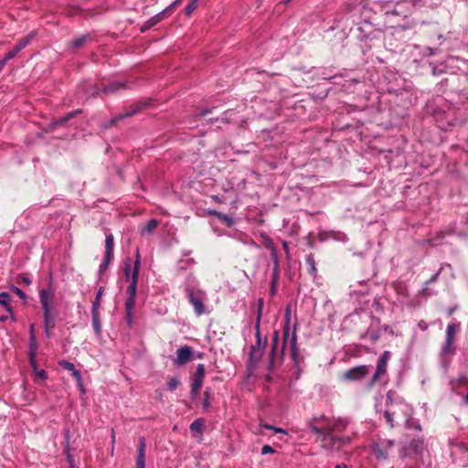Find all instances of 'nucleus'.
<instances>
[{
  "label": "nucleus",
  "instance_id": "f257e3e1",
  "mask_svg": "<svg viewBox=\"0 0 468 468\" xmlns=\"http://www.w3.org/2000/svg\"><path fill=\"white\" fill-rule=\"evenodd\" d=\"M349 420L345 418H329L325 415L314 417L307 426L317 436L321 446L326 451H338L351 441L349 435H338L346 431Z\"/></svg>",
  "mask_w": 468,
  "mask_h": 468
},
{
  "label": "nucleus",
  "instance_id": "f03ea898",
  "mask_svg": "<svg viewBox=\"0 0 468 468\" xmlns=\"http://www.w3.org/2000/svg\"><path fill=\"white\" fill-rule=\"evenodd\" d=\"M141 266V256L139 250L136 251V258L133 264V260L127 258L123 265V274L127 282H130L127 288L128 297L125 302L126 316L129 324L132 323V313L135 305L137 292V282Z\"/></svg>",
  "mask_w": 468,
  "mask_h": 468
},
{
  "label": "nucleus",
  "instance_id": "7ed1b4c3",
  "mask_svg": "<svg viewBox=\"0 0 468 468\" xmlns=\"http://www.w3.org/2000/svg\"><path fill=\"white\" fill-rule=\"evenodd\" d=\"M387 410L384 412V417L390 427L394 426V418L399 412H403L405 416V421L409 423V416L411 414L410 408L405 404L399 397L396 396V392L389 390L387 393Z\"/></svg>",
  "mask_w": 468,
  "mask_h": 468
},
{
  "label": "nucleus",
  "instance_id": "20e7f679",
  "mask_svg": "<svg viewBox=\"0 0 468 468\" xmlns=\"http://www.w3.org/2000/svg\"><path fill=\"white\" fill-rule=\"evenodd\" d=\"M39 303L43 311V318L47 321V324L55 323V288L51 277L49 278L48 287L39 290Z\"/></svg>",
  "mask_w": 468,
  "mask_h": 468
},
{
  "label": "nucleus",
  "instance_id": "39448f33",
  "mask_svg": "<svg viewBox=\"0 0 468 468\" xmlns=\"http://www.w3.org/2000/svg\"><path fill=\"white\" fill-rule=\"evenodd\" d=\"M297 324H293L292 332L291 334V325H283L282 332V352L283 353L286 346H288L291 352V356L294 363H297L298 349H297V335H296Z\"/></svg>",
  "mask_w": 468,
  "mask_h": 468
},
{
  "label": "nucleus",
  "instance_id": "423d86ee",
  "mask_svg": "<svg viewBox=\"0 0 468 468\" xmlns=\"http://www.w3.org/2000/svg\"><path fill=\"white\" fill-rule=\"evenodd\" d=\"M186 292L188 301L194 308L195 314L198 316L206 314L207 309L204 304L207 300L206 292L193 288H186Z\"/></svg>",
  "mask_w": 468,
  "mask_h": 468
},
{
  "label": "nucleus",
  "instance_id": "0eeeda50",
  "mask_svg": "<svg viewBox=\"0 0 468 468\" xmlns=\"http://www.w3.org/2000/svg\"><path fill=\"white\" fill-rule=\"evenodd\" d=\"M393 446V441L381 440L373 444L372 452L378 461H385L388 458Z\"/></svg>",
  "mask_w": 468,
  "mask_h": 468
},
{
  "label": "nucleus",
  "instance_id": "6e6552de",
  "mask_svg": "<svg viewBox=\"0 0 468 468\" xmlns=\"http://www.w3.org/2000/svg\"><path fill=\"white\" fill-rule=\"evenodd\" d=\"M393 288L401 304L406 306H414L418 304L417 301L410 297L408 286L404 282L397 281L393 282Z\"/></svg>",
  "mask_w": 468,
  "mask_h": 468
},
{
  "label": "nucleus",
  "instance_id": "1a4fd4ad",
  "mask_svg": "<svg viewBox=\"0 0 468 468\" xmlns=\"http://www.w3.org/2000/svg\"><path fill=\"white\" fill-rule=\"evenodd\" d=\"M389 356L390 353L388 351H384L380 357L378 358L376 371L369 382V387H372L375 383L378 382L386 374Z\"/></svg>",
  "mask_w": 468,
  "mask_h": 468
},
{
  "label": "nucleus",
  "instance_id": "9d476101",
  "mask_svg": "<svg viewBox=\"0 0 468 468\" xmlns=\"http://www.w3.org/2000/svg\"><path fill=\"white\" fill-rule=\"evenodd\" d=\"M370 367L361 365L354 367L343 373V378L348 381H359L369 373Z\"/></svg>",
  "mask_w": 468,
  "mask_h": 468
},
{
  "label": "nucleus",
  "instance_id": "9b49d317",
  "mask_svg": "<svg viewBox=\"0 0 468 468\" xmlns=\"http://www.w3.org/2000/svg\"><path fill=\"white\" fill-rule=\"evenodd\" d=\"M267 337L261 339L260 328L256 331V344L250 347V359H258L261 356L263 349L266 346Z\"/></svg>",
  "mask_w": 468,
  "mask_h": 468
},
{
  "label": "nucleus",
  "instance_id": "f8f14e48",
  "mask_svg": "<svg viewBox=\"0 0 468 468\" xmlns=\"http://www.w3.org/2000/svg\"><path fill=\"white\" fill-rule=\"evenodd\" d=\"M192 349L188 346H184L177 349L176 351V358L175 359V364L177 366H183L189 362L192 358Z\"/></svg>",
  "mask_w": 468,
  "mask_h": 468
},
{
  "label": "nucleus",
  "instance_id": "ddd939ff",
  "mask_svg": "<svg viewBox=\"0 0 468 468\" xmlns=\"http://www.w3.org/2000/svg\"><path fill=\"white\" fill-rule=\"evenodd\" d=\"M145 449L146 441L144 437H140L138 443V455L136 458V468H145Z\"/></svg>",
  "mask_w": 468,
  "mask_h": 468
},
{
  "label": "nucleus",
  "instance_id": "4468645a",
  "mask_svg": "<svg viewBox=\"0 0 468 468\" xmlns=\"http://www.w3.org/2000/svg\"><path fill=\"white\" fill-rule=\"evenodd\" d=\"M205 378V366L203 364H198L197 367V371L192 378L191 386L195 387V388H201L203 385V380Z\"/></svg>",
  "mask_w": 468,
  "mask_h": 468
},
{
  "label": "nucleus",
  "instance_id": "2eb2a0df",
  "mask_svg": "<svg viewBox=\"0 0 468 468\" xmlns=\"http://www.w3.org/2000/svg\"><path fill=\"white\" fill-rule=\"evenodd\" d=\"M167 8L164 9L163 11L159 12L155 16L150 17L142 27H141V32H145L156 24H158L164 17L165 14L166 13Z\"/></svg>",
  "mask_w": 468,
  "mask_h": 468
},
{
  "label": "nucleus",
  "instance_id": "dca6fc26",
  "mask_svg": "<svg viewBox=\"0 0 468 468\" xmlns=\"http://www.w3.org/2000/svg\"><path fill=\"white\" fill-rule=\"evenodd\" d=\"M11 296L6 292H0V305L4 307V309L8 313L10 317H12L15 320V314L13 307L10 303Z\"/></svg>",
  "mask_w": 468,
  "mask_h": 468
},
{
  "label": "nucleus",
  "instance_id": "f3484780",
  "mask_svg": "<svg viewBox=\"0 0 468 468\" xmlns=\"http://www.w3.org/2000/svg\"><path fill=\"white\" fill-rule=\"evenodd\" d=\"M453 341L445 339L441 350V356L443 362H446L454 354Z\"/></svg>",
  "mask_w": 468,
  "mask_h": 468
},
{
  "label": "nucleus",
  "instance_id": "a211bd4d",
  "mask_svg": "<svg viewBox=\"0 0 468 468\" xmlns=\"http://www.w3.org/2000/svg\"><path fill=\"white\" fill-rule=\"evenodd\" d=\"M205 430V420L202 418L196 419L190 424V431L193 436L202 435Z\"/></svg>",
  "mask_w": 468,
  "mask_h": 468
},
{
  "label": "nucleus",
  "instance_id": "6ab92c4d",
  "mask_svg": "<svg viewBox=\"0 0 468 468\" xmlns=\"http://www.w3.org/2000/svg\"><path fill=\"white\" fill-rule=\"evenodd\" d=\"M113 248H114V239L112 233L106 235L105 239V251L104 256L106 258H113Z\"/></svg>",
  "mask_w": 468,
  "mask_h": 468
},
{
  "label": "nucleus",
  "instance_id": "aec40b11",
  "mask_svg": "<svg viewBox=\"0 0 468 468\" xmlns=\"http://www.w3.org/2000/svg\"><path fill=\"white\" fill-rule=\"evenodd\" d=\"M80 112H81V110L70 112L67 113L65 116L54 121L51 125L53 127L61 126V125L65 124L68 121H69L70 119L75 117L76 115L80 114Z\"/></svg>",
  "mask_w": 468,
  "mask_h": 468
},
{
  "label": "nucleus",
  "instance_id": "412c9836",
  "mask_svg": "<svg viewBox=\"0 0 468 468\" xmlns=\"http://www.w3.org/2000/svg\"><path fill=\"white\" fill-rule=\"evenodd\" d=\"M209 214L217 217L220 221L224 222L228 227H231L234 224V219L226 214L218 212L216 210L209 211Z\"/></svg>",
  "mask_w": 468,
  "mask_h": 468
},
{
  "label": "nucleus",
  "instance_id": "4be33fe9",
  "mask_svg": "<svg viewBox=\"0 0 468 468\" xmlns=\"http://www.w3.org/2000/svg\"><path fill=\"white\" fill-rule=\"evenodd\" d=\"M125 87V84L121 81H113L109 83L103 88L105 93H112Z\"/></svg>",
  "mask_w": 468,
  "mask_h": 468
},
{
  "label": "nucleus",
  "instance_id": "5701e85b",
  "mask_svg": "<svg viewBox=\"0 0 468 468\" xmlns=\"http://www.w3.org/2000/svg\"><path fill=\"white\" fill-rule=\"evenodd\" d=\"M92 327L95 334L99 336L101 334V324L100 321L99 312H91Z\"/></svg>",
  "mask_w": 468,
  "mask_h": 468
},
{
  "label": "nucleus",
  "instance_id": "b1692460",
  "mask_svg": "<svg viewBox=\"0 0 468 468\" xmlns=\"http://www.w3.org/2000/svg\"><path fill=\"white\" fill-rule=\"evenodd\" d=\"M37 342L34 334V324L30 325L29 354H37Z\"/></svg>",
  "mask_w": 468,
  "mask_h": 468
},
{
  "label": "nucleus",
  "instance_id": "393cba45",
  "mask_svg": "<svg viewBox=\"0 0 468 468\" xmlns=\"http://www.w3.org/2000/svg\"><path fill=\"white\" fill-rule=\"evenodd\" d=\"M262 311H263V300L261 298L257 302V317H256V322H255V331H258V329L261 326Z\"/></svg>",
  "mask_w": 468,
  "mask_h": 468
},
{
  "label": "nucleus",
  "instance_id": "a878e982",
  "mask_svg": "<svg viewBox=\"0 0 468 468\" xmlns=\"http://www.w3.org/2000/svg\"><path fill=\"white\" fill-rule=\"evenodd\" d=\"M35 36H36V32L32 31L27 36H26L25 37L21 38L19 40V42L16 44V46L19 47V48L22 50L24 48H26L32 41V39L35 37Z\"/></svg>",
  "mask_w": 468,
  "mask_h": 468
},
{
  "label": "nucleus",
  "instance_id": "bb28decb",
  "mask_svg": "<svg viewBox=\"0 0 468 468\" xmlns=\"http://www.w3.org/2000/svg\"><path fill=\"white\" fill-rule=\"evenodd\" d=\"M102 293H103V288L101 287L97 293H96V298L95 300L93 301L92 303V306H91V312H99V308H100V305H101V298L102 296Z\"/></svg>",
  "mask_w": 468,
  "mask_h": 468
},
{
  "label": "nucleus",
  "instance_id": "cd10ccee",
  "mask_svg": "<svg viewBox=\"0 0 468 468\" xmlns=\"http://www.w3.org/2000/svg\"><path fill=\"white\" fill-rule=\"evenodd\" d=\"M430 282H426L422 289L419 292V296H421L423 298H428L433 294H435V292L429 287Z\"/></svg>",
  "mask_w": 468,
  "mask_h": 468
},
{
  "label": "nucleus",
  "instance_id": "c85d7f7f",
  "mask_svg": "<svg viewBox=\"0 0 468 468\" xmlns=\"http://www.w3.org/2000/svg\"><path fill=\"white\" fill-rule=\"evenodd\" d=\"M158 226V221L156 219H150L143 229V232L150 234L152 233Z\"/></svg>",
  "mask_w": 468,
  "mask_h": 468
},
{
  "label": "nucleus",
  "instance_id": "c756f323",
  "mask_svg": "<svg viewBox=\"0 0 468 468\" xmlns=\"http://www.w3.org/2000/svg\"><path fill=\"white\" fill-rule=\"evenodd\" d=\"M410 448L415 452V453H420L421 452L422 449H423V442L422 441L417 439V440H412V441L410 442Z\"/></svg>",
  "mask_w": 468,
  "mask_h": 468
},
{
  "label": "nucleus",
  "instance_id": "7c9ffc66",
  "mask_svg": "<svg viewBox=\"0 0 468 468\" xmlns=\"http://www.w3.org/2000/svg\"><path fill=\"white\" fill-rule=\"evenodd\" d=\"M279 275H280V264L273 265L272 277H271V288H272L273 291H274L275 286H276V284L278 282Z\"/></svg>",
  "mask_w": 468,
  "mask_h": 468
},
{
  "label": "nucleus",
  "instance_id": "2f4dec72",
  "mask_svg": "<svg viewBox=\"0 0 468 468\" xmlns=\"http://www.w3.org/2000/svg\"><path fill=\"white\" fill-rule=\"evenodd\" d=\"M211 392L210 388H207L204 392L203 409L207 411L210 408Z\"/></svg>",
  "mask_w": 468,
  "mask_h": 468
},
{
  "label": "nucleus",
  "instance_id": "473e14b6",
  "mask_svg": "<svg viewBox=\"0 0 468 468\" xmlns=\"http://www.w3.org/2000/svg\"><path fill=\"white\" fill-rule=\"evenodd\" d=\"M306 263L309 268V272L312 275H314L316 272V268H315V261H314V256L312 254H309L308 256H306Z\"/></svg>",
  "mask_w": 468,
  "mask_h": 468
},
{
  "label": "nucleus",
  "instance_id": "72a5a7b5",
  "mask_svg": "<svg viewBox=\"0 0 468 468\" xmlns=\"http://www.w3.org/2000/svg\"><path fill=\"white\" fill-rule=\"evenodd\" d=\"M391 13L393 15H396V16H400L407 17L410 14V10H403L402 7H401V5L398 4L394 7V9H393V11Z\"/></svg>",
  "mask_w": 468,
  "mask_h": 468
},
{
  "label": "nucleus",
  "instance_id": "f704fd0d",
  "mask_svg": "<svg viewBox=\"0 0 468 468\" xmlns=\"http://www.w3.org/2000/svg\"><path fill=\"white\" fill-rule=\"evenodd\" d=\"M261 237L263 239V245L266 249H268L270 251L277 249L272 239L269 236L262 235Z\"/></svg>",
  "mask_w": 468,
  "mask_h": 468
},
{
  "label": "nucleus",
  "instance_id": "c9c22d12",
  "mask_svg": "<svg viewBox=\"0 0 468 468\" xmlns=\"http://www.w3.org/2000/svg\"><path fill=\"white\" fill-rule=\"evenodd\" d=\"M20 51L21 49L19 47L16 45L10 51L5 54L4 57L5 60L7 62L8 60L14 58Z\"/></svg>",
  "mask_w": 468,
  "mask_h": 468
},
{
  "label": "nucleus",
  "instance_id": "e433bc0d",
  "mask_svg": "<svg viewBox=\"0 0 468 468\" xmlns=\"http://www.w3.org/2000/svg\"><path fill=\"white\" fill-rule=\"evenodd\" d=\"M279 345V332L274 331L271 343V356H274Z\"/></svg>",
  "mask_w": 468,
  "mask_h": 468
},
{
  "label": "nucleus",
  "instance_id": "4c0bfd02",
  "mask_svg": "<svg viewBox=\"0 0 468 468\" xmlns=\"http://www.w3.org/2000/svg\"><path fill=\"white\" fill-rule=\"evenodd\" d=\"M88 38H89V35H83V36L76 38L72 42V47L75 48H80L87 41Z\"/></svg>",
  "mask_w": 468,
  "mask_h": 468
},
{
  "label": "nucleus",
  "instance_id": "58836bf2",
  "mask_svg": "<svg viewBox=\"0 0 468 468\" xmlns=\"http://www.w3.org/2000/svg\"><path fill=\"white\" fill-rule=\"evenodd\" d=\"M194 263L193 259H182L177 262V267L180 270H186L188 266Z\"/></svg>",
  "mask_w": 468,
  "mask_h": 468
},
{
  "label": "nucleus",
  "instance_id": "ea45409f",
  "mask_svg": "<svg viewBox=\"0 0 468 468\" xmlns=\"http://www.w3.org/2000/svg\"><path fill=\"white\" fill-rule=\"evenodd\" d=\"M11 292H13L15 294H16L21 300L26 302L27 300V294L18 287L12 285L10 287Z\"/></svg>",
  "mask_w": 468,
  "mask_h": 468
},
{
  "label": "nucleus",
  "instance_id": "a19ab883",
  "mask_svg": "<svg viewBox=\"0 0 468 468\" xmlns=\"http://www.w3.org/2000/svg\"><path fill=\"white\" fill-rule=\"evenodd\" d=\"M58 365H59L62 368H64V369H66V370H69V371H71V372H73V371L76 369V367H75V366L73 365V363H71V362H69V361H67V360H60V361L58 362Z\"/></svg>",
  "mask_w": 468,
  "mask_h": 468
},
{
  "label": "nucleus",
  "instance_id": "79ce46f5",
  "mask_svg": "<svg viewBox=\"0 0 468 468\" xmlns=\"http://www.w3.org/2000/svg\"><path fill=\"white\" fill-rule=\"evenodd\" d=\"M292 322V307L287 305L284 314V325H291Z\"/></svg>",
  "mask_w": 468,
  "mask_h": 468
},
{
  "label": "nucleus",
  "instance_id": "37998d69",
  "mask_svg": "<svg viewBox=\"0 0 468 468\" xmlns=\"http://www.w3.org/2000/svg\"><path fill=\"white\" fill-rule=\"evenodd\" d=\"M198 0H191L190 3L186 6V15L190 16L197 8V3Z\"/></svg>",
  "mask_w": 468,
  "mask_h": 468
},
{
  "label": "nucleus",
  "instance_id": "c03bdc74",
  "mask_svg": "<svg viewBox=\"0 0 468 468\" xmlns=\"http://www.w3.org/2000/svg\"><path fill=\"white\" fill-rule=\"evenodd\" d=\"M455 333V325L453 324H450L446 329V339L452 340Z\"/></svg>",
  "mask_w": 468,
  "mask_h": 468
},
{
  "label": "nucleus",
  "instance_id": "a18cd8bd",
  "mask_svg": "<svg viewBox=\"0 0 468 468\" xmlns=\"http://www.w3.org/2000/svg\"><path fill=\"white\" fill-rule=\"evenodd\" d=\"M179 383L176 378H171L167 382V388L170 391H174L179 386Z\"/></svg>",
  "mask_w": 468,
  "mask_h": 468
},
{
  "label": "nucleus",
  "instance_id": "49530a36",
  "mask_svg": "<svg viewBox=\"0 0 468 468\" xmlns=\"http://www.w3.org/2000/svg\"><path fill=\"white\" fill-rule=\"evenodd\" d=\"M112 259L113 258H106V256H104L103 261L99 267L100 273H101L107 270V268H108L110 262L112 261Z\"/></svg>",
  "mask_w": 468,
  "mask_h": 468
},
{
  "label": "nucleus",
  "instance_id": "de8ad7c7",
  "mask_svg": "<svg viewBox=\"0 0 468 468\" xmlns=\"http://www.w3.org/2000/svg\"><path fill=\"white\" fill-rule=\"evenodd\" d=\"M271 252V258L273 262V265L280 264L279 255H278V250H272Z\"/></svg>",
  "mask_w": 468,
  "mask_h": 468
},
{
  "label": "nucleus",
  "instance_id": "09e8293b",
  "mask_svg": "<svg viewBox=\"0 0 468 468\" xmlns=\"http://www.w3.org/2000/svg\"><path fill=\"white\" fill-rule=\"evenodd\" d=\"M29 363H30V366H31L33 371H37V369H38L37 359H36V354H29Z\"/></svg>",
  "mask_w": 468,
  "mask_h": 468
},
{
  "label": "nucleus",
  "instance_id": "8fccbe9b",
  "mask_svg": "<svg viewBox=\"0 0 468 468\" xmlns=\"http://www.w3.org/2000/svg\"><path fill=\"white\" fill-rule=\"evenodd\" d=\"M333 239H336V240H339V241H342V242H346L347 240V238H346V234L341 233V232L334 233L333 234Z\"/></svg>",
  "mask_w": 468,
  "mask_h": 468
},
{
  "label": "nucleus",
  "instance_id": "3c124183",
  "mask_svg": "<svg viewBox=\"0 0 468 468\" xmlns=\"http://www.w3.org/2000/svg\"><path fill=\"white\" fill-rule=\"evenodd\" d=\"M55 325V323H52V324H47V321L44 320V326H45V334H46V336L47 337H50L51 336V333H50V329L53 328Z\"/></svg>",
  "mask_w": 468,
  "mask_h": 468
},
{
  "label": "nucleus",
  "instance_id": "603ef678",
  "mask_svg": "<svg viewBox=\"0 0 468 468\" xmlns=\"http://www.w3.org/2000/svg\"><path fill=\"white\" fill-rule=\"evenodd\" d=\"M34 372L36 374L37 378L47 379L48 378L47 372L44 369H37V371Z\"/></svg>",
  "mask_w": 468,
  "mask_h": 468
},
{
  "label": "nucleus",
  "instance_id": "864d4df0",
  "mask_svg": "<svg viewBox=\"0 0 468 468\" xmlns=\"http://www.w3.org/2000/svg\"><path fill=\"white\" fill-rule=\"evenodd\" d=\"M264 428L268 429V430H272L274 431L276 433H283V434H286V431L282 428H276V427H273L271 425H268V424H265L264 425Z\"/></svg>",
  "mask_w": 468,
  "mask_h": 468
},
{
  "label": "nucleus",
  "instance_id": "5fc2aeb1",
  "mask_svg": "<svg viewBox=\"0 0 468 468\" xmlns=\"http://www.w3.org/2000/svg\"><path fill=\"white\" fill-rule=\"evenodd\" d=\"M273 452H274V449L271 446H270V445H264L261 448V454L262 455L269 454V453H273Z\"/></svg>",
  "mask_w": 468,
  "mask_h": 468
},
{
  "label": "nucleus",
  "instance_id": "6e6d98bb",
  "mask_svg": "<svg viewBox=\"0 0 468 468\" xmlns=\"http://www.w3.org/2000/svg\"><path fill=\"white\" fill-rule=\"evenodd\" d=\"M199 390H200V388H195V387L191 386L190 397H191L192 400H196L197 399V395L199 393Z\"/></svg>",
  "mask_w": 468,
  "mask_h": 468
},
{
  "label": "nucleus",
  "instance_id": "4d7b16f0",
  "mask_svg": "<svg viewBox=\"0 0 468 468\" xmlns=\"http://www.w3.org/2000/svg\"><path fill=\"white\" fill-rule=\"evenodd\" d=\"M72 376H73V377H74V378L76 379L77 383H78V384H80V380L82 379V377H81L80 372L78 369H75V370L72 372Z\"/></svg>",
  "mask_w": 468,
  "mask_h": 468
},
{
  "label": "nucleus",
  "instance_id": "13d9d810",
  "mask_svg": "<svg viewBox=\"0 0 468 468\" xmlns=\"http://www.w3.org/2000/svg\"><path fill=\"white\" fill-rule=\"evenodd\" d=\"M19 283H24L26 285H29L31 284L32 281L29 277H27V276H23L20 281L18 282Z\"/></svg>",
  "mask_w": 468,
  "mask_h": 468
},
{
  "label": "nucleus",
  "instance_id": "bf43d9fd",
  "mask_svg": "<svg viewBox=\"0 0 468 468\" xmlns=\"http://www.w3.org/2000/svg\"><path fill=\"white\" fill-rule=\"evenodd\" d=\"M426 50H427V55L428 56H432V55L437 53V48H432L431 47H427Z\"/></svg>",
  "mask_w": 468,
  "mask_h": 468
},
{
  "label": "nucleus",
  "instance_id": "052dcab7",
  "mask_svg": "<svg viewBox=\"0 0 468 468\" xmlns=\"http://www.w3.org/2000/svg\"><path fill=\"white\" fill-rule=\"evenodd\" d=\"M67 461L69 462L70 468H75L73 457L69 453L67 455Z\"/></svg>",
  "mask_w": 468,
  "mask_h": 468
},
{
  "label": "nucleus",
  "instance_id": "680f3d73",
  "mask_svg": "<svg viewBox=\"0 0 468 468\" xmlns=\"http://www.w3.org/2000/svg\"><path fill=\"white\" fill-rule=\"evenodd\" d=\"M466 377L464 376H461L459 378H458V383L459 385H464L466 383Z\"/></svg>",
  "mask_w": 468,
  "mask_h": 468
},
{
  "label": "nucleus",
  "instance_id": "e2e57ef3",
  "mask_svg": "<svg viewBox=\"0 0 468 468\" xmlns=\"http://www.w3.org/2000/svg\"><path fill=\"white\" fill-rule=\"evenodd\" d=\"M420 2V0H410V2H406V4L411 6H416Z\"/></svg>",
  "mask_w": 468,
  "mask_h": 468
},
{
  "label": "nucleus",
  "instance_id": "0e129e2a",
  "mask_svg": "<svg viewBox=\"0 0 468 468\" xmlns=\"http://www.w3.org/2000/svg\"><path fill=\"white\" fill-rule=\"evenodd\" d=\"M439 274L440 272L438 271L437 273L432 275L428 282H430V283L434 282L438 279Z\"/></svg>",
  "mask_w": 468,
  "mask_h": 468
},
{
  "label": "nucleus",
  "instance_id": "69168bd1",
  "mask_svg": "<svg viewBox=\"0 0 468 468\" xmlns=\"http://www.w3.org/2000/svg\"><path fill=\"white\" fill-rule=\"evenodd\" d=\"M282 247H283V250H285V252L287 254H289V245H288V242L287 241H283L282 242Z\"/></svg>",
  "mask_w": 468,
  "mask_h": 468
},
{
  "label": "nucleus",
  "instance_id": "338daca9",
  "mask_svg": "<svg viewBox=\"0 0 468 468\" xmlns=\"http://www.w3.org/2000/svg\"><path fill=\"white\" fill-rule=\"evenodd\" d=\"M180 2H181V0H175V1H174V2H173V3H172V4L167 7V10H168L169 8H172V7L176 6L177 5H179V4H180Z\"/></svg>",
  "mask_w": 468,
  "mask_h": 468
},
{
  "label": "nucleus",
  "instance_id": "774afa93",
  "mask_svg": "<svg viewBox=\"0 0 468 468\" xmlns=\"http://www.w3.org/2000/svg\"><path fill=\"white\" fill-rule=\"evenodd\" d=\"M5 64H6V61L5 60V58L0 60V71L3 69V68L5 67Z\"/></svg>",
  "mask_w": 468,
  "mask_h": 468
}]
</instances>
